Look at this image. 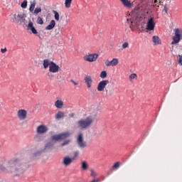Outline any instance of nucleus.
<instances>
[{
	"label": "nucleus",
	"instance_id": "58836bf2",
	"mask_svg": "<svg viewBox=\"0 0 182 182\" xmlns=\"http://www.w3.org/2000/svg\"><path fill=\"white\" fill-rule=\"evenodd\" d=\"M42 151H38L37 152H36V153L34 154V156H35V157H38V156H41V154H42Z\"/></svg>",
	"mask_w": 182,
	"mask_h": 182
},
{
	"label": "nucleus",
	"instance_id": "bb28decb",
	"mask_svg": "<svg viewBox=\"0 0 182 182\" xmlns=\"http://www.w3.org/2000/svg\"><path fill=\"white\" fill-rule=\"evenodd\" d=\"M52 147H53V143L52 142H48L46 146H45V149H52Z\"/></svg>",
	"mask_w": 182,
	"mask_h": 182
},
{
	"label": "nucleus",
	"instance_id": "f8f14e48",
	"mask_svg": "<svg viewBox=\"0 0 182 182\" xmlns=\"http://www.w3.org/2000/svg\"><path fill=\"white\" fill-rule=\"evenodd\" d=\"M105 66L109 67V66H117L118 63H119V59L118 58H113L112 60H107L105 61Z\"/></svg>",
	"mask_w": 182,
	"mask_h": 182
},
{
	"label": "nucleus",
	"instance_id": "39448f33",
	"mask_svg": "<svg viewBox=\"0 0 182 182\" xmlns=\"http://www.w3.org/2000/svg\"><path fill=\"white\" fill-rule=\"evenodd\" d=\"M69 136H70V133L67 132L65 133L51 136L50 140H52V141H60V140H65V139H67Z\"/></svg>",
	"mask_w": 182,
	"mask_h": 182
},
{
	"label": "nucleus",
	"instance_id": "72a5a7b5",
	"mask_svg": "<svg viewBox=\"0 0 182 182\" xmlns=\"http://www.w3.org/2000/svg\"><path fill=\"white\" fill-rule=\"evenodd\" d=\"M21 8H23L24 9H26V6H28V1H23L21 3Z\"/></svg>",
	"mask_w": 182,
	"mask_h": 182
},
{
	"label": "nucleus",
	"instance_id": "a211bd4d",
	"mask_svg": "<svg viewBox=\"0 0 182 182\" xmlns=\"http://www.w3.org/2000/svg\"><path fill=\"white\" fill-rule=\"evenodd\" d=\"M56 25V22L55 20H51L49 25L46 27V31H50L55 28V26Z\"/></svg>",
	"mask_w": 182,
	"mask_h": 182
},
{
	"label": "nucleus",
	"instance_id": "09e8293b",
	"mask_svg": "<svg viewBox=\"0 0 182 182\" xmlns=\"http://www.w3.org/2000/svg\"><path fill=\"white\" fill-rule=\"evenodd\" d=\"M121 1H127V0H121Z\"/></svg>",
	"mask_w": 182,
	"mask_h": 182
},
{
	"label": "nucleus",
	"instance_id": "7c9ffc66",
	"mask_svg": "<svg viewBox=\"0 0 182 182\" xmlns=\"http://www.w3.org/2000/svg\"><path fill=\"white\" fill-rule=\"evenodd\" d=\"M37 23L39 25H43V19L41 16H38L37 18Z\"/></svg>",
	"mask_w": 182,
	"mask_h": 182
},
{
	"label": "nucleus",
	"instance_id": "2eb2a0df",
	"mask_svg": "<svg viewBox=\"0 0 182 182\" xmlns=\"http://www.w3.org/2000/svg\"><path fill=\"white\" fill-rule=\"evenodd\" d=\"M75 160V158H69V157H65L63 159V164L65 166H70L72 164V161Z\"/></svg>",
	"mask_w": 182,
	"mask_h": 182
},
{
	"label": "nucleus",
	"instance_id": "a19ab883",
	"mask_svg": "<svg viewBox=\"0 0 182 182\" xmlns=\"http://www.w3.org/2000/svg\"><path fill=\"white\" fill-rule=\"evenodd\" d=\"M70 82H71L72 83H73V85H75V86H77V85H79L78 82H75V80H70Z\"/></svg>",
	"mask_w": 182,
	"mask_h": 182
},
{
	"label": "nucleus",
	"instance_id": "f3484780",
	"mask_svg": "<svg viewBox=\"0 0 182 182\" xmlns=\"http://www.w3.org/2000/svg\"><path fill=\"white\" fill-rule=\"evenodd\" d=\"M27 29L28 31H31L32 33H33L34 35H36V33H38V31H36V28H35V27L33 26V23H32V21H29Z\"/></svg>",
	"mask_w": 182,
	"mask_h": 182
},
{
	"label": "nucleus",
	"instance_id": "4be33fe9",
	"mask_svg": "<svg viewBox=\"0 0 182 182\" xmlns=\"http://www.w3.org/2000/svg\"><path fill=\"white\" fill-rule=\"evenodd\" d=\"M53 14H54V18L57 22H59L60 20V15L59 13L57 11L53 10Z\"/></svg>",
	"mask_w": 182,
	"mask_h": 182
},
{
	"label": "nucleus",
	"instance_id": "f257e3e1",
	"mask_svg": "<svg viewBox=\"0 0 182 182\" xmlns=\"http://www.w3.org/2000/svg\"><path fill=\"white\" fill-rule=\"evenodd\" d=\"M0 170L3 173H11L14 176H21L25 173V166L22 164L21 159H14L8 162L6 168L1 166Z\"/></svg>",
	"mask_w": 182,
	"mask_h": 182
},
{
	"label": "nucleus",
	"instance_id": "37998d69",
	"mask_svg": "<svg viewBox=\"0 0 182 182\" xmlns=\"http://www.w3.org/2000/svg\"><path fill=\"white\" fill-rule=\"evenodd\" d=\"M48 77H49V80H52V79H53V77H54V75H53V74H50L48 75Z\"/></svg>",
	"mask_w": 182,
	"mask_h": 182
},
{
	"label": "nucleus",
	"instance_id": "5701e85b",
	"mask_svg": "<svg viewBox=\"0 0 182 182\" xmlns=\"http://www.w3.org/2000/svg\"><path fill=\"white\" fill-rule=\"evenodd\" d=\"M81 164L82 170H87V168H89V164H87V162H86V161H83Z\"/></svg>",
	"mask_w": 182,
	"mask_h": 182
},
{
	"label": "nucleus",
	"instance_id": "e433bc0d",
	"mask_svg": "<svg viewBox=\"0 0 182 182\" xmlns=\"http://www.w3.org/2000/svg\"><path fill=\"white\" fill-rule=\"evenodd\" d=\"M78 156H79V151H75L73 153V159H75V160L76 159H77Z\"/></svg>",
	"mask_w": 182,
	"mask_h": 182
},
{
	"label": "nucleus",
	"instance_id": "20e7f679",
	"mask_svg": "<svg viewBox=\"0 0 182 182\" xmlns=\"http://www.w3.org/2000/svg\"><path fill=\"white\" fill-rule=\"evenodd\" d=\"M13 22H16V23H22V22H25V19L26 18V15L23 12H18L13 15Z\"/></svg>",
	"mask_w": 182,
	"mask_h": 182
},
{
	"label": "nucleus",
	"instance_id": "c85d7f7f",
	"mask_svg": "<svg viewBox=\"0 0 182 182\" xmlns=\"http://www.w3.org/2000/svg\"><path fill=\"white\" fill-rule=\"evenodd\" d=\"M119 167H120V162H116L112 166V168H114V170L119 168Z\"/></svg>",
	"mask_w": 182,
	"mask_h": 182
},
{
	"label": "nucleus",
	"instance_id": "f03ea898",
	"mask_svg": "<svg viewBox=\"0 0 182 182\" xmlns=\"http://www.w3.org/2000/svg\"><path fill=\"white\" fill-rule=\"evenodd\" d=\"M93 123V119L90 117H88L85 119H80L77 122V127L79 129H87V127H90Z\"/></svg>",
	"mask_w": 182,
	"mask_h": 182
},
{
	"label": "nucleus",
	"instance_id": "c9c22d12",
	"mask_svg": "<svg viewBox=\"0 0 182 182\" xmlns=\"http://www.w3.org/2000/svg\"><path fill=\"white\" fill-rule=\"evenodd\" d=\"M70 143V140L68 139L63 141V143L61 144V147H63V146H66V144H69Z\"/></svg>",
	"mask_w": 182,
	"mask_h": 182
},
{
	"label": "nucleus",
	"instance_id": "c756f323",
	"mask_svg": "<svg viewBox=\"0 0 182 182\" xmlns=\"http://www.w3.org/2000/svg\"><path fill=\"white\" fill-rule=\"evenodd\" d=\"M133 79H137V75L136 74L133 73V74H131L129 75L130 82H132V80H133Z\"/></svg>",
	"mask_w": 182,
	"mask_h": 182
},
{
	"label": "nucleus",
	"instance_id": "a18cd8bd",
	"mask_svg": "<svg viewBox=\"0 0 182 182\" xmlns=\"http://www.w3.org/2000/svg\"><path fill=\"white\" fill-rule=\"evenodd\" d=\"M69 117H75V114L74 113H70L68 114Z\"/></svg>",
	"mask_w": 182,
	"mask_h": 182
},
{
	"label": "nucleus",
	"instance_id": "f704fd0d",
	"mask_svg": "<svg viewBox=\"0 0 182 182\" xmlns=\"http://www.w3.org/2000/svg\"><path fill=\"white\" fill-rule=\"evenodd\" d=\"M178 64L180 65V66H182V55H178Z\"/></svg>",
	"mask_w": 182,
	"mask_h": 182
},
{
	"label": "nucleus",
	"instance_id": "8fccbe9b",
	"mask_svg": "<svg viewBox=\"0 0 182 182\" xmlns=\"http://www.w3.org/2000/svg\"><path fill=\"white\" fill-rule=\"evenodd\" d=\"M65 1H72V0H65Z\"/></svg>",
	"mask_w": 182,
	"mask_h": 182
},
{
	"label": "nucleus",
	"instance_id": "1a4fd4ad",
	"mask_svg": "<svg viewBox=\"0 0 182 182\" xmlns=\"http://www.w3.org/2000/svg\"><path fill=\"white\" fill-rule=\"evenodd\" d=\"M98 58H99V55L96 53L90 54L84 57V60H86L87 62H96Z\"/></svg>",
	"mask_w": 182,
	"mask_h": 182
},
{
	"label": "nucleus",
	"instance_id": "6ab92c4d",
	"mask_svg": "<svg viewBox=\"0 0 182 182\" xmlns=\"http://www.w3.org/2000/svg\"><path fill=\"white\" fill-rule=\"evenodd\" d=\"M152 42L154 43V45H161V40L157 36L152 37Z\"/></svg>",
	"mask_w": 182,
	"mask_h": 182
},
{
	"label": "nucleus",
	"instance_id": "de8ad7c7",
	"mask_svg": "<svg viewBox=\"0 0 182 182\" xmlns=\"http://www.w3.org/2000/svg\"><path fill=\"white\" fill-rule=\"evenodd\" d=\"M159 3L161 4V1H159Z\"/></svg>",
	"mask_w": 182,
	"mask_h": 182
},
{
	"label": "nucleus",
	"instance_id": "9b49d317",
	"mask_svg": "<svg viewBox=\"0 0 182 182\" xmlns=\"http://www.w3.org/2000/svg\"><path fill=\"white\" fill-rule=\"evenodd\" d=\"M49 72L50 73H58V72H59V65H56L55 62L51 61L49 67Z\"/></svg>",
	"mask_w": 182,
	"mask_h": 182
},
{
	"label": "nucleus",
	"instance_id": "ea45409f",
	"mask_svg": "<svg viewBox=\"0 0 182 182\" xmlns=\"http://www.w3.org/2000/svg\"><path fill=\"white\" fill-rule=\"evenodd\" d=\"M6 50H7L6 48H1V53H6Z\"/></svg>",
	"mask_w": 182,
	"mask_h": 182
},
{
	"label": "nucleus",
	"instance_id": "412c9836",
	"mask_svg": "<svg viewBox=\"0 0 182 182\" xmlns=\"http://www.w3.org/2000/svg\"><path fill=\"white\" fill-rule=\"evenodd\" d=\"M55 106L57 107V109H62L63 107V101L61 100H58L55 102Z\"/></svg>",
	"mask_w": 182,
	"mask_h": 182
},
{
	"label": "nucleus",
	"instance_id": "dca6fc26",
	"mask_svg": "<svg viewBox=\"0 0 182 182\" xmlns=\"http://www.w3.org/2000/svg\"><path fill=\"white\" fill-rule=\"evenodd\" d=\"M85 82L88 89H90V87H92V83L93 82V80H92V77H90V75H87L85 77Z\"/></svg>",
	"mask_w": 182,
	"mask_h": 182
},
{
	"label": "nucleus",
	"instance_id": "423d86ee",
	"mask_svg": "<svg viewBox=\"0 0 182 182\" xmlns=\"http://www.w3.org/2000/svg\"><path fill=\"white\" fill-rule=\"evenodd\" d=\"M77 144L80 149H85L87 147V143L83 138V134H79L77 136Z\"/></svg>",
	"mask_w": 182,
	"mask_h": 182
},
{
	"label": "nucleus",
	"instance_id": "6e6552de",
	"mask_svg": "<svg viewBox=\"0 0 182 182\" xmlns=\"http://www.w3.org/2000/svg\"><path fill=\"white\" fill-rule=\"evenodd\" d=\"M109 85V80H105L100 81L97 85V90L98 92H103L106 89V86Z\"/></svg>",
	"mask_w": 182,
	"mask_h": 182
},
{
	"label": "nucleus",
	"instance_id": "0eeeda50",
	"mask_svg": "<svg viewBox=\"0 0 182 182\" xmlns=\"http://www.w3.org/2000/svg\"><path fill=\"white\" fill-rule=\"evenodd\" d=\"M156 28V22L154 21V17L149 16L146 22V31H154Z\"/></svg>",
	"mask_w": 182,
	"mask_h": 182
},
{
	"label": "nucleus",
	"instance_id": "49530a36",
	"mask_svg": "<svg viewBox=\"0 0 182 182\" xmlns=\"http://www.w3.org/2000/svg\"><path fill=\"white\" fill-rule=\"evenodd\" d=\"M154 2H155V4H156V3H157V1H155Z\"/></svg>",
	"mask_w": 182,
	"mask_h": 182
},
{
	"label": "nucleus",
	"instance_id": "c03bdc74",
	"mask_svg": "<svg viewBox=\"0 0 182 182\" xmlns=\"http://www.w3.org/2000/svg\"><path fill=\"white\" fill-rule=\"evenodd\" d=\"M164 12L166 13V14H168V9H167V6H164Z\"/></svg>",
	"mask_w": 182,
	"mask_h": 182
},
{
	"label": "nucleus",
	"instance_id": "b1692460",
	"mask_svg": "<svg viewBox=\"0 0 182 182\" xmlns=\"http://www.w3.org/2000/svg\"><path fill=\"white\" fill-rule=\"evenodd\" d=\"M36 5V3L35 1H31V6H30V8H29L30 12H33V11H35Z\"/></svg>",
	"mask_w": 182,
	"mask_h": 182
},
{
	"label": "nucleus",
	"instance_id": "4468645a",
	"mask_svg": "<svg viewBox=\"0 0 182 182\" xmlns=\"http://www.w3.org/2000/svg\"><path fill=\"white\" fill-rule=\"evenodd\" d=\"M122 3L124 5V6H125V8L128 9L133 8V6L136 5V3H134V1H122Z\"/></svg>",
	"mask_w": 182,
	"mask_h": 182
},
{
	"label": "nucleus",
	"instance_id": "a878e982",
	"mask_svg": "<svg viewBox=\"0 0 182 182\" xmlns=\"http://www.w3.org/2000/svg\"><path fill=\"white\" fill-rule=\"evenodd\" d=\"M100 77L101 79H105V77H107V73L106 71H102Z\"/></svg>",
	"mask_w": 182,
	"mask_h": 182
},
{
	"label": "nucleus",
	"instance_id": "79ce46f5",
	"mask_svg": "<svg viewBox=\"0 0 182 182\" xmlns=\"http://www.w3.org/2000/svg\"><path fill=\"white\" fill-rule=\"evenodd\" d=\"M140 9V4H138L137 6H135L134 10L135 11H139Z\"/></svg>",
	"mask_w": 182,
	"mask_h": 182
},
{
	"label": "nucleus",
	"instance_id": "2f4dec72",
	"mask_svg": "<svg viewBox=\"0 0 182 182\" xmlns=\"http://www.w3.org/2000/svg\"><path fill=\"white\" fill-rule=\"evenodd\" d=\"M90 176L91 177H97V173H96L93 169H90Z\"/></svg>",
	"mask_w": 182,
	"mask_h": 182
},
{
	"label": "nucleus",
	"instance_id": "ddd939ff",
	"mask_svg": "<svg viewBox=\"0 0 182 182\" xmlns=\"http://www.w3.org/2000/svg\"><path fill=\"white\" fill-rule=\"evenodd\" d=\"M17 116L20 120H25L26 119L27 112L25 109H19L17 112Z\"/></svg>",
	"mask_w": 182,
	"mask_h": 182
},
{
	"label": "nucleus",
	"instance_id": "aec40b11",
	"mask_svg": "<svg viewBox=\"0 0 182 182\" xmlns=\"http://www.w3.org/2000/svg\"><path fill=\"white\" fill-rule=\"evenodd\" d=\"M50 60H49L48 59H44L43 61V66L44 68V69H48V68H50Z\"/></svg>",
	"mask_w": 182,
	"mask_h": 182
},
{
	"label": "nucleus",
	"instance_id": "393cba45",
	"mask_svg": "<svg viewBox=\"0 0 182 182\" xmlns=\"http://www.w3.org/2000/svg\"><path fill=\"white\" fill-rule=\"evenodd\" d=\"M63 117H65V113H63L62 112H58L55 114V119H62Z\"/></svg>",
	"mask_w": 182,
	"mask_h": 182
},
{
	"label": "nucleus",
	"instance_id": "4c0bfd02",
	"mask_svg": "<svg viewBox=\"0 0 182 182\" xmlns=\"http://www.w3.org/2000/svg\"><path fill=\"white\" fill-rule=\"evenodd\" d=\"M126 48H129V43L125 42L122 44V49H126Z\"/></svg>",
	"mask_w": 182,
	"mask_h": 182
},
{
	"label": "nucleus",
	"instance_id": "cd10ccee",
	"mask_svg": "<svg viewBox=\"0 0 182 182\" xmlns=\"http://www.w3.org/2000/svg\"><path fill=\"white\" fill-rule=\"evenodd\" d=\"M40 12H42V9H41V7L36 8L34 11H33V14L34 15H38V14H39Z\"/></svg>",
	"mask_w": 182,
	"mask_h": 182
},
{
	"label": "nucleus",
	"instance_id": "473e14b6",
	"mask_svg": "<svg viewBox=\"0 0 182 182\" xmlns=\"http://www.w3.org/2000/svg\"><path fill=\"white\" fill-rule=\"evenodd\" d=\"M65 8H70V5H72V1H65Z\"/></svg>",
	"mask_w": 182,
	"mask_h": 182
},
{
	"label": "nucleus",
	"instance_id": "7ed1b4c3",
	"mask_svg": "<svg viewBox=\"0 0 182 182\" xmlns=\"http://www.w3.org/2000/svg\"><path fill=\"white\" fill-rule=\"evenodd\" d=\"M174 36L172 37L171 45H177L182 40V28H176Z\"/></svg>",
	"mask_w": 182,
	"mask_h": 182
},
{
	"label": "nucleus",
	"instance_id": "9d476101",
	"mask_svg": "<svg viewBox=\"0 0 182 182\" xmlns=\"http://www.w3.org/2000/svg\"><path fill=\"white\" fill-rule=\"evenodd\" d=\"M48 132V127L45 124H41L37 127L36 133L38 134H45Z\"/></svg>",
	"mask_w": 182,
	"mask_h": 182
}]
</instances>
